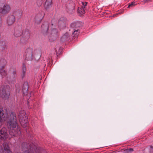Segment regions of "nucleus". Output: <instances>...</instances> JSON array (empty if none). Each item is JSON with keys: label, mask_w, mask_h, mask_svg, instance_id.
Returning a JSON list of instances; mask_svg holds the SVG:
<instances>
[{"label": "nucleus", "mask_w": 153, "mask_h": 153, "mask_svg": "<svg viewBox=\"0 0 153 153\" xmlns=\"http://www.w3.org/2000/svg\"><path fill=\"white\" fill-rule=\"evenodd\" d=\"M15 20V17L13 15H10L7 17V23L8 25H11L14 23Z\"/></svg>", "instance_id": "obj_13"}, {"label": "nucleus", "mask_w": 153, "mask_h": 153, "mask_svg": "<svg viewBox=\"0 0 153 153\" xmlns=\"http://www.w3.org/2000/svg\"><path fill=\"white\" fill-rule=\"evenodd\" d=\"M87 3L86 2H82L81 6L80 7H78L77 9V12L81 15L85 13V8L86 6Z\"/></svg>", "instance_id": "obj_12"}, {"label": "nucleus", "mask_w": 153, "mask_h": 153, "mask_svg": "<svg viewBox=\"0 0 153 153\" xmlns=\"http://www.w3.org/2000/svg\"><path fill=\"white\" fill-rule=\"evenodd\" d=\"M33 59H39L41 56V53L40 51L38 50H33Z\"/></svg>", "instance_id": "obj_15"}, {"label": "nucleus", "mask_w": 153, "mask_h": 153, "mask_svg": "<svg viewBox=\"0 0 153 153\" xmlns=\"http://www.w3.org/2000/svg\"><path fill=\"white\" fill-rule=\"evenodd\" d=\"M151 0H144V1L146 2V1H150Z\"/></svg>", "instance_id": "obj_30"}, {"label": "nucleus", "mask_w": 153, "mask_h": 153, "mask_svg": "<svg viewBox=\"0 0 153 153\" xmlns=\"http://www.w3.org/2000/svg\"><path fill=\"white\" fill-rule=\"evenodd\" d=\"M136 4L135 2H132L131 4H129L128 8L132 7L135 6Z\"/></svg>", "instance_id": "obj_23"}, {"label": "nucleus", "mask_w": 153, "mask_h": 153, "mask_svg": "<svg viewBox=\"0 0 153 153\" xmlns=\"http://www.w3.org/2000/svg\"><path fill=\"white\" fill-rule=\"evenodd\" d=\"M69 38V35L68 33H66L62 36L61 40L62 42H65L68 41Z\"/></svg>", "instance_id": "obj_17"}, {"label": "nucleus", "mask_w": 153, "mask_h": 153, "mask_svg": "<svg viewBox=\"0 0 153 153\" xmlns=\"http://www.w3.org/2000/svg\"><path fill=\"white\" fill-rule=\"evenodd\" d=\"M7 131V129L5 127H3L0 129V136L3 139V140H5L8 137V134Z\"/></svg>", "instance_id": "obj_10"}, {"label": "nucleus", "mask_w": 153, "mask_h": 153, "mask_svg": "<svg viewBox=\"0 0 153 153\" xmlns=\"http://www.w3.org/2000/svg\"><path fill=\"white\" fill-rule=\"evenodd\" d=\"M57 32V30L56 29H53L51 31V34H53V35L55 34Z\"/></svg>", "instance_id": "obj_25"}, {"label": "nucleus", "mask_w": 153, "mask_h": 153, "mask_svg": "<svg viewBox=\"0 0 153 153\" xmlns=\"http://www.w3.org/2000/svg\"><path fill=\"white\" fill-rule=\"evenodd\" d=\"M33 49L32 48L27 49L25 53V59L27 60H31L33 59Z\"/></svg>", "instance_id": "obj_9"}, {"label": "nucleus", "mask_w": 153, "mask_h": 153, "mask_svg": "<svg viewBox=\"0 0 153 153\" xmlns=\"http://www.w3.org/2000/svg\"><path fill=\"white\" fill-rule=\"evenodd\" d=\"M133 149H132V148H130L129 149H127V150H126V151L128 152H131L133 151Z\"/></svg>", "instance_id": "obj_27"}, {"label": "nucleus", "mask_w": 153, "mask_h": 153, "mask_svg": "<svg viewBox=\"0 0 153 153\" xmlns=\"http://www.w3.org/2000/svg\"><path fill=\"white\" fill-rule=\"evenodd\" d=\"M19 120L21 125L23 127H26L28 125L27 117L24 111L19 112Z\"/></svg>", "instance_id": "obj_2"}, {"label": "nucleus", "mask_w": 153, "mask_h": 153, "mask_svg": "<svg viewBox=\"0 0 153 153\" xmlns=\"http://www.w3.org/2000/svg\"><path fill=\"white\" fill-rule=\"evenodd\" d=\"M25 37H24L23 36H22V37L20 39V41L21 43H25V42H27V41H25V42H22V40L25 41Z\"/></svg>", "instance_id": "obj_26"}, {"label": "nucleus", "mask_w": 153, "mask_h": 153, "mask_svg": "<svg viewBox=\"0 0 153 153\" xmlns=\"http://www.w3.org/2000/svg\"><path fill=\"white\" fill-rule=\"evenodd\" d=\"M44 16V13L42 12H41V13H38L37 14L36 17V18L37 19H39V21H41L43 17Z\"/></svg>", "instance_id": "obj_21"}, {"label": "nucleus", "mask_w": 153, "mask_h": 153, "mask_svg": "<svg viewBox=\"0 0 153 153\" xmlns=\"http://www.w3.org/2000/svg\"><path fill=\"white\" fill-rule=\"evenodd\" d=\"M22 34V30H15L13 34L14 36L16 37H18L20 36Z\"/></svg>", "instance_id": "obj_18"}, {"label": "nucleus", "mask_w": 153, "mask_h": 153, "mask_svg": "<svg viewBox=\"0 0 153 153\" xmlns=\"http://www.w3.org/2000/svg\"><path fill=\"white\" fill-rule=\"evenodd\" d=\"M149 151L150 153H153V147L151 146L149 148Z\"/></svg>", "instance_id": "obj_24"}, {"label": "nucleus", "mask_w": 153, "mask_h": 153, "mask_svg": "<svg viewBox=\"0 0 153 153\" xmlns=\"http://www.w3.org/2000/svg\"><path fill=\"white\" fill-rule=\"evenodd\" d=\"M7 75V78L8 79H14L16 76V69L14 67H10L8 71Z\"/></svg>", "instance_id": "obj_6"}, {"label": "nucleus", "mask_w": 153, "mask_h": 153, "mask_svg": "<svg viewBox=\"0 0 153 153\" xmlns=\"http://www.w3.org/2000/svg\"><path fill=\"white\" fill-rule=\"evenodd\" d=\"M45 25L44 24H42V28H44V27H45Z\"/></svg>", "instance_id": "obj_28"}, {"label": "nucleus", "mask_w": 153, "mask_h": 153, "mask_svg": "<svg viewBox=\"0 0 153 153\" xmlns=\"http://www.w3.org/2000/svg\"><path fill=\"white\" fill-rule=\"evenodd\" d=\"M42 4V2H41V4Z\"/></svg>", "instance_id": "obj_32"}, {"label": "nucleus", "mask_w": 153, "mask_h": 153, "mask_svg": "<svg viewBox=\"0 0 153 153\" xmlns=\"http://www.w3.org/2000/svg\"><path fill=\"white\" fill-rule=\"evenodd\" d=\"M28 89V83L27 82H25L22 87V91L24 94H25L27 92Z\"/></svg>", "instance_id": "obj_19"}, {"label": "nucleus", "mask_w": 153, "mask_h": 153, "mask_svg": "<svg viewBox=\"0 0 153 153\" xmlns=\"http://www.w3.org/2000/svg\"><path fill=\"white\" fill-rule=\"evenodd\" d=\"M46 25H46V29L47 30L48 29V26L47 24H46Z\"/></svg>", "instance_id": "obj_29"}, {"label": "nucleus", "mask_w": 153, "mask_h": 153, "mask_svg": "<svg viewBox=\"0 0 153 153\" xmlns=\"http://www.w3.org/2000/svg\"><path fill=\"white\" fill-rule=\"evenodd\" d=\"M23 37H25V41L22 40V42L27 41L30 38V33L29 30H27L23 31L22 32V34Z\"/></svg>", "instance_id": "obj_14"}, {"label": "nucleus", "mask_w": 153, "mask_h": 153, "mask_svg": "<svg viewBox=\"0 0 153 153\" xmlns=\"http://www.w3.org/2000/svg\"><path fill=\"white\" fill-rule=\"evenodd\" d=\"M52 0H46L44 5V7L47 10H49L52 6Z\"/></svg>", "instance_id": "obj_16"}, {"label": "nucleus", "mask_w": 153, "mask_h": 153, "mask_svg": "<svg viewBox=\"0 0 153 153\" xmlns=\"http://www.w3.org/2000/svg\"><path fill=\"white\" fill-rule=\"evenodd\" d=\"M10 10V7L8 4H6L4 3L0 4V13L3 14L8 13Z\"/></svg>", "instance_id": "obj_7"}, {"label": "nucleus", "mask_w": 153, "mask_h": 153, "mask_svg": "<svg viewBox=\"0 0 153 153\" xmlns=\"http://www.w3.org/2000/svg\"><path fill=\"white\" fill-rule=\"evenodd\" d=\"M9 116L7 111L4 110L2 108H0V123L7 120Z\"/></svg>", "instance_id": "obj_8"}, {"label": "nucleus", "mask_w": 153, "mask_h": 153, "mask_svg": "<svg viewBox=\"0 0 153 153\" xmlns=\"http://www.w3.org/2000/svg\"><path fill=\"white\" fill-rule=\"evenodd\" d=\"M21 147V151L23 153H32L33 151L32 146L26 143H22Z\"/></svg>", "instance_id": "obj_4"}, {"label": "nucleus", "mask_w": 153, "mask_h": 153, "mask_svg": "<svg viewBox=\"0 0 153 153\" xmlns=\"http://www.w3.org/2000/svg\"><path fill=\"white\" fill-rule=\"evenodd\" d=\"M6 64V61L4 59H0V74L4 77L7 74L6 71L4 70Z\"/></svg>", "instance_id": "obj_5"}, {"label": "nucleus", "mask_w": 153, "mask_h": 153, "mask_svg": "<svg viewBox=\"0 0 153 153\" xmlns=\"http://www.w3.org/2000/svg\"><path fill=\"white\" fill-rule=\"evenodd\" d=\"M81 25L80 22H73L71 24L70 27L71 28V30L70 29L69 30H71L73 32L72 35L74 37H76L78 36V33L79 32L78 28L80 27Z\"/></svg>", "instance_id": "obj_3"}, {"label": "nucleus", "mask_w": 153, "mask_h": 153, "mask_svg": "<svg viewBox=\"0 0 153 153\" xmlns=\"http://www.w3.org/2000/svg\"><path fill=\"white\" fill-rule=\"evenodd\" d=\"M29 100H28V103H29Z\"/></svg>", "instance_id": "obj_31"}, {"label": "nucleus", "mask_w": 153, "mask_h": 153, "mask_svg": "<svg viewBox=\"0 0 153 153\" xmlns=\"http://www.w3.org/2000/svg\"><path fill=\"white\" fill-rule=\"evenodd\" d=\"M7 121V126L9 129V134L12 136H16L21 134L19 127L17 121L16 114L11 113L8 117Z\"/></svg>", "instance_id": "obj_1"}, {"label": "nucleus", "mask_w": 153, "mask_h": 153, "mask_svg": "<svg viewBox=\"0 0 153 153\" xmlns=\"http://www.w3.org/2000/svg\"><path fill=\"white\" fill-rule=\"evenodd\" d=\"M26 71V68L25 65L24 64L22 68V78L24 77Z\"/></svg>", "instance_id": "obj_22"}, {"label": "nucleus", "mask_w": 153, "mask_h": 153, "mask_svg": "<svg viewBox=\"0 0 153 153\" xmlns=\"http://www.w3.org/2000/svg\"><path fill=\"white\" fill-rule=\"evenodd\" d=\"M6 45L5 42L4 41H0V50L3 51L6 47Z\"/></svg>", "instance_id": "obj_20"}, {"label": "nucleus", "mask_w": 153, "mask_h": 153, "mask_svg": "<svg viewBox=\"0 0 153 153\" xmlns=\"http://www.w3.org/2000/svg\"><path fill=\"white\" fill-rule=\"evenodd\" d=\"M66 19L62 17L60 18L58 21V25L59 27L62 29L66 27Z\"/></svg>", "instance_id": "obj_11"}]
</instances>
